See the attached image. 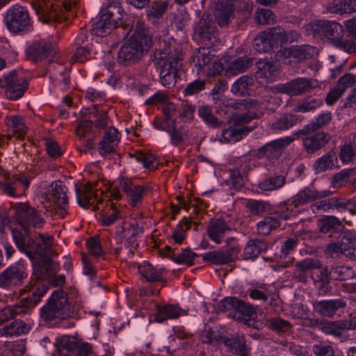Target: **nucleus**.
I'll return each instance as SVG.
<instances>
[{"label":"nucleus","instance_id":"ea45409f","mask_svg":"<svg viewBox=\"0 0 356 356\" xmlns=\"http://www.w3.org/2000/svg\"><path fill=\"white\" fill-rule=\"evenodd\" d=\"M286 178L284 175H275L259 182L257 187L262 191H273L282 188L286 184Z\"/></svg>","mask_w":356,"mask_h":356},{"label":"nucleus","instance_id":"c9c22d12","mask_svg":"<svg viewBox=\"0 0 356 356\" xmlns=\"http://www.w3.org/2000/svg\"><path fill=\"white\" fill-rule=\"evenodd\" d=\"M186 314L183 309L176 305H158L156 307V319L159 322H163L168 318H177Z\"/></svg>","mask_w":356,"mask_h":356},{"label":"nucleus","instance_id":"f257e3e1","mask_svg":"<svg viewBox=\"0 0 356 356\" xmlns=\"http://www.w3.org/2000/svg\"><path fill=\"white\" fill-rule=\"evenodd\" d=\"M152 38L148 35L145 24L137 21L133 35L120 47L118 54V62L123 65H129L139 60L151 48Z\"/></svg>","mask_w":356,"mask_h":356},{"label":"nucleus","instance_id":"6e6d98bb","mask_svg":"<svg viewBox=\"0 0 356 356\" xmlns=\"http://www.w3.org/2000/svg\"><path fill=\"white\" fill-rule=\"evenodd\" d=\"M253 79L252 77L245 75L238 79L232 86V92L238 96H244L248 94L249 87L252 86Z\"/></svg>","mask_w":356,"mask_h":356},{"label":"nucleus","instance_id":"cd10ccee","mask_svg":"<svg viewBox=\"0 0 356 356\" xmlns=\"http://www.w3.org/2000/svg\"><path fill=\"white\" fill-rule=\"evenodd\" d=\"M322 268L323 264L319 259L306 258L296 263L294 273L299 282H305L307 281V273L309 270Z\"/></svg>","mask_w":356,"mask_h":356},{"label":"nucleus","instance_id":"69168bd1","mask_svg":"<svg viewBox=\"0 0 356 356\" xmlns=\"http://www.w3.org/2000/svg\"><path fill=\"white\" fill-rule=\"evenodd\" d=\"M254 20L258 24H270L275 22L273 13L265 8H258L254 13Z\"/></svg>","mask_w":356,"mask_h":356},{"label":"nucleus","instance_id":"f03ea898","mask_svg":"<svg viewBox=\"0 0 356 356\" xmlns=\"http://www.w3.org/2000/svg\"><path fill=\"white\" fill-rule=\"evenodd\" d=\"M300 38L301 34L296 30H286L277 26L260 33L254 39L253 47L258 52L266 53L287 44L298 42Z\"/></svg>","mask_w":356,"mask_h":356},{"label":"nucleus","instance_id":"2eb2a0df","mask_svg":"<svg viewBox=\"0 0 356 356\" xmlns=\"http://www.w3.org/2000/svg\"><path fill=\"white\" fill-rule=\"evenodd\" d=\"M119 188L125 194L129 205L133 208L140 207L144 197L151 192L149 185L136 184L132 180L124 178L120 181Z\"/></svg>","mask_w":356,"mask_h":356},{"label":"nucleus","instance_id":"9d476101","mask_svg":"<svg viewBox=\"0 0 356 356\" xmlns=\"http://www.w3.org/2000/svg\"><path fill=\"white\" fill-rule=\"evenodd\" d=\"M10 211L13 212V218L24 228L26 235L29 234L28 227L41 228L45 223L41 212L28 203H16L12 206Z\"/></svg>","mask_w":356,"mask_h":356},{"label":"nucleus","instance_id":"4be33fe9","mask_svg":"<svg viewBox=\"0 0 356 356\" xmlns=\"http://www.w3.org/2000/svg\"><path fill=\"white\" fill-rule=\"evenodd\" d=\"M45 200L50 204L52 203L54 205L65 209L67 205L65 186L63 185L60 181L53 182L45 193Z\"/></svg>","mask_w":356,"mask_h":356},{"label":"nucleus","instance_id":"7ed1b4c3","mask_svg":"<svg viewBox=\"0 0 356 356\" xmlns=\"http://www.w3.org/2000/svg\"><path fill=\"white\" fill-rule=\"evenodd\" d=\"M76 4V0H35L32 8L39 20L47 24H54L67 20L69 14Z\"/></svg>","mask_w":356,"mask_h":356},{"label":"nucleus","instance_id":"13d9d810","mask_svg":"<svg viewBox=\"0 0 356 356\" xmlns=\"http://www.w3.org/2000/svg\"><path fill=\"white\" fill-rule=\"evenodd\" d=\"M320 330L326 334L333 335L334 337H340L342 334L343 327H342V321H324L320 325Z\"/></svg>","mask_w":356,"mask_h":356},{"label":"nucleus","instance_id":"6ab92c4d","mask_svg":"<svg viewBox=\"0 0 356 356\" xmlns=\"http://www.w3.org/2000/svg\"><path fill=\"white\" fill-rule=\"evenodd\" d=\"M58 51L56 44L44 40L33 42L26 49L27 58L33 61L42 60L49 56L56 54Z\"/></svg>","mask_w":356,"mask_h":356},{"label":"nucleus","instance_id":"3c124183","mask_svg":"<svg viewBox=\"0 0 356 356\" xmlns=\"http://www.w3.org/2000/svg\"><path fill=\"white\" fill-rule=\"evenodd\" d=\"M245 207L254 216L262 215L271 209L269 202L258 200H248L245 202Z\"/></svg>","mask_w":356,"mask_h":356},{"label":"nucleus","instance_id":"5701e85b","mask_svg":"<svg viewBox=\"0 0 356 356\" xmlns=\"http://www.w3.org/2000/svg\"><path fill=\"white\" fill-rule=\"evenodd\" d=\"M5 122L8 131L12 133V135L8 134L6 136L7 140H10L13 136L20 140L24 138L28 128L23 118L19 115L8 116ZM4 138L5 136L0 137V143L3 142Z\"/></svg>","mask_w":356,"mask_h":356},{"label":"nucleus","instance_id":"09e8293b","mask_svg":"<svg viewBox=\"0 0 356 356\" xmlns=\"http://www.w3.org/2000/svg\"><path fill=\"white\" fill-rule=\"evenodd\" d=\"M280 225L281 222L278 218L274 216H266L257 223V231L259 234L266 236Z\"/></svg>","mask_w":356,"mask_h":356},{"label":"nucleus","instance_id":"de8ad7c7","mask_svg":"<svg viewBox=\"0 0 356 356\" xmlns=\"http://www.w3.org/2000/svg\"><path fill=\"white\" fill-rule=\"evenodd\" d=\"M107 204L110 208L106 212L102 213L100 215L101 222L104 226L113 225L122 217L121 211L116 208L113 202L108 201Z\"/></svg>","mask_w":356,"mask_h":356},{"label":"nucleus","instance_id":"680f3d73","mask_svg":"<svg viewBox=\"0 0 356 356\" xmlns=\"http://www.w3.org/2000/svg\"><path fill=\"white\" fill-rule=\"evenodd\" d=\"M354 169H346L336 173L332 180V186L334 188H340L343 186L349 178L354 175Z\"/></svg>","mask_w":356,"mask_h":356},{"label":"nucleus","instance_id":"39448f33","mask_svg":"<svg viewBox=\"0 0 356 356\" xmlns=\"http://www.w3.org/2000/svg\"><path fill=\"white\" fill-rule=\"evenodd\" d=\"M157 55L159 56L161 83L163 86L171 88L177 81L178 70L181 65L182 54L180 51L175 49L172 50L169 47L162 49Z\"/></svg>","mask_w":356,"mask_h":356},{"label":"nucleus","instance_id":"c03bdc74","mask_svg":"<svg viewBox=\"0 0 356 356\" xmlns=\"http://www.w3.org/2000/svg\"><path fill=\"white\" fill-rule=\"evenodd\" d=\"M28 331L26 324L20 320H15L9 325L0 328V337L19 336Z\"/></svg>","mask_w":356,"mask_h":356},{"label":"nucleus","instance_id":"a18cd8bd","mask_svg":"<svg viewBox=\"0 0 356 356\" xmlns=\"http://www.w3.org/2000/svg\"><path fill=\"white\" fill-rule=\"evenodd\" d=\"M140 275L148 282L162 281L163 270L154 268L152 264L144 262L138 266Z\"/></svg>","mask_w":356,"mask_h":356},{"label":"nucleus","instance_id":"393cba45","mask_svg":"<svg viewBox=\"0 0 356 356\" xmlns=\"http://www.w3.org/2000/svg\"><path fill=\"white\" fill-rule=\"evenodd\" d=\"M232 230L227 222L220 218L212 219L207 228V234L209 238L217 244L221 243L222 238L227 232Z\"/></svg>","mask_w":356,"mask_h":356},{"label":"nucleus","instance_id":"e2e57ef3","mask_svg":"<svg viewBox=\"0 0 356 356\" xmlns=\"http://www.w3.org/2000/svg\"><path fill=\"white\" fill-rule=\"evenodd\" d=\"M213 55L208 48H200L195 54L193 61L200 69L204 67L212 60Z\"/></svg>","mask_w":356,"mask_h":356},{"label":"nucleus","instance_id":"052dcab7","mask_svg":"<svg viewBox=\"0 0 356 356\" xmlns=\"http://www.w3.org/2000/svg\"><path fill=\"white\" fill-rule=\"evenodd\" d=\"M143 232V228L137 222H134L131 223L129 228H126L122 225L117 231V233L120 235L122 238H134L137 239V236H140Z\"/></svg>","mask_w":356,"mask_h":356},{"label":"nucleus","instance_id":"8fccbe9b","mask_svg":"<svg viewBox=\"0 0 356 356\" xmlns=\"http://www.w3.org/2000/svg\"><path fill=\"white\" fill-rule=\"evenodd\" d=\"M169 3L167 1H153L147 10V16L149 20L156 22L166 12Z\"/></svg>","mask_w":356,"mask_h":356},{"label":"nucleus","instance_id":"bf43d9fd","mask_svg":"<svg viewBox=\"0 0 356 356\" xmlns=\"http://www.w3.org/2000/svg\"><path fill=\"white\" fill-rule=\"evenodd\" d=\"M330 276L337 280H345L350 279L353 275V271L351 268L345 266L332 267L328 271Z\"/></svg>","mask_w":356,"mask_h":356},{"label":"nucleus","instance_id":"2f4dec72","mask_svg":"<svg viewBox=\"0 0 356 356\" xmlns=\"http://www.w3.org/2000/svg\"><path fill=\"white\" fill-rule=\"evenodd\" d=\"M215 26L210 15L204 13L197 23L195 31L202 41H209L213 35Z\"/></svg>","mask_w":356,"mask_h":356},{"label":"nucleus","instance_id":"bb28decb","mask_svg":"<svg viewBox=\"0 0 356 356\" xmlns=\"http://www.w3.org/2000/svg\"><path fill=\"white\" fill-rule=\"evenodd\" d=\"M222 341L228 350L236 356H248L250 348L247 346L243 336L224 337Z\"/></svg>","mask_w":356,"mask_h":356},{"label":"nucleus","instance_id":"9b49d317","mask_svg":"<svg viewBox=\"0 0 356 356\" xmlns=\"http://www.w3.org/2000/svg\"><path fill=\"white\" fill-rule=\"evenodd\" d=\"M307 31L315 36L324 37L334 42H340L343 36V27L335 21L314 20L307 25Z\"/></svg>","mask_w":356,"mask_h":356},{"label":"nucleus","instance_id":"0eeeda50","mask_svg":"<svg viewBox=\"0 0 356 356\" xmlns=\"http://www.w3.org/2000/svg\"><path fill=\"white\" fill-rule=\"evenodd\" d=\"M47 291V285L44 282L38 280H35L33 282H30L24 288L20 289L19 291L20 296L28 291L31 292V294L11 306L15 316L30 313L41 301Z\"/></svg>","mask_w":356,"mask_h":356},{"label":"nucleus","instance_id":"a878e982","mask_svg":"<svg viewBox=\"0 0 356 356\" xmlns=\"http://www.w3.org/2000/svg\"><path fill=\"white\" fill-rule=\"evenodd\" d=\"M120 141V133L113 127L107 129L103 138L99 145V152L101 155H106L116 150Z\"/></svg>","mask_w":356,"mask_h":356},{"label":"nucleus","instance_id":"774afa93","mask_svg":"<svg viewBox=\"0 0 356 356\" xmlns=\"http://www.w3.org/2000/svg\"><path fill=\"white\" fill-rule=\"evenodd\" d=\"M136 159L141 162L145 168L151 170H154L156 166V158L152 154L145 151L137 152L135 154Z\"/></svg>","mask_w":356,"mask_h":356},{"label":"nucleus","instance_id":"79ce46f5","mask_svg":"<svg viewBox=\"0 0 356 356\" xmlns=\"http://www.w3.org/2000/svg\"><path fill=\"white\" fill-rule=\"evenodd\" d=\"M234 13V8L231 4L217 5L214 16L217 24L221 26H227L230 22V18Z\"/></svg>","mask_w":356,"mask_h":356},{"label":"nucleus","instance_id":"423d86ee","mask_svg":"<svg viewBox=\"0 0 356 356\" xmlns=\"http://www.w3.org/2000/svg\"><path fill=\"white\" fill-rule=\"evenodd\" d=\"M70 307L67 293L56 290L46 304L40 308V316L46 322H60L70 316Z\"/></svg>","mask_w":356,"mask_h":356},{"label":"nucleus","instance_id":"4d7b16f0","mask_svg":"<svg viewBox=\"0 0 356 356\" xmlns=\"http://www.w3.org/2000/svg\"><path fill=\"white\" fill-rule=\"evenodd\" d=\"M249 131L247 127L227 128L222 131V136L228 143H234L241 140Z\"/></svg>","mask_w":356,"mask_h":356},{"label":"nucleus","instance_id":"72a5a7b5","mask_svg":"<svg viewBox=\"0 0 356 356\" xmlns=\"http://www.w3.org/2000/svg\"><path fill=\"white\" fill-rule=\"evenodd\" d=\"M290 96H298L309 92L318 86L317 81L308 78H298L289 81Z\"/></svg>","mask_w":356,"mask_h":356},{"label":"nucleus","instance_id":"49530a36","mask_svg":"<svg viewBox=\"0 0 356 356\" xmlns=\"http://www.w3.org/2000/svg\"><path fill=\"white\" fill-rule=\"evenodd\" d=\"M202 257L204 261L211 262L215 265H222L232 261L229 253L225 252L224 250L210 251L204 253Z\"/></svg>","mask_w":356,"mask_h":356},{"label":"nucleus","instance_id":"338daca9","mask_svg":"<svg viewBox=\"0 0 356 356\" xmlns=\"http://www.w3.org/2000/svg\"><path fill=\"white\" fill-rule=\"evenodd\" d=\"M356 156V147L352 144H345L340 147L339 159L343 163H349Z\"/></svg>","mask_w":356,"mask_h":356},{"label":"nucleus","instance_id":"603ef678","mask_svg":"<svg viewBox=\"0 0 356 356\" xmlns=\"http://www.w3.org/2000/svg\"><path fill=\"white\" fill-rule=\"evenodd\" d=\"M76 346L77 341L72 337L63 336L57 342L58 350L61 356L68 355Z\"/></svg>","mask_w":356,"mask_h":356},{"label":"nucleus","instance_id":"a19ab883","mask_svg":"<svg viewBox=\"0 0 356 356\" xmlns=\"http://www.w3.org/2000/svg\"><path fill=\"white\" fill-rule=\"evenodd\" d=\"M317 225L320 232L324 234L337 232L343 227L340 220L334 216H327L319 219Z\"/></svg>","mask_w":356,"mask_h":356},{"label":"nucleus","instance_id":"20e7f679","mask_svg":"<svg viewBox=\"0 0 356 356\" xmlns=\"http://www.w3.org/2000/svg\"><path fill=\"white\" fill-rule=\"evenodd\" d=\"M13 237L18 250L25 253L30 259L38 255L46 257L54 254L53 238L47 234H39L35 239L26 237L21 231L13 229Z\"/></svg>","mask_w":356,"mask_h":356},{"label":"nucleus","instance_id":"dca6fc26","mask_svg":"<svg viewBox=\"0 0 356 356\" xmlns=\"http://www.w3.org/2000/svg\"><path fill=\"white\" fill-rule=\"evenodd\" d=\"M28 277L26 268L19 264L9 266L0 273V288L10 289L21 286Z\"/></svg>","mask_w":356,"mask_h":356},{"label":"nucleus","instance_id":"6e6552de","mask_svg":"<svg viewBox=\"0 0 356 356\" xmlns=\"http://www.w3.org/2000/svg\"><path fill=\"white\" fill-rule=\"evenodd\" d=\"M122 13L123 10L119 2L110 3L101 10L99 19L93 24L92 34L100 37L109 34L122 19Z\"/></svg>","mask_w":356,"mask_h":356},{"label":"nucleus","instance_id":"a211bd4d","mask_svg":"<svg viewBox=\"0 0 356 356\" xmlns=\"http://www.w3.org/2000/svg\"><path fill=\"white\" fill-rule=\"evenodd\" d=\"M293 140V138L286 136L273 140L261 147L258 149L256 156L258 159L265 157L268 160L277 159L281 155L283 148L291 144Z\"/></svg>","mask_w":356,"mask_h":356},{"label":"nucleus","instance_id":"f3484780","mask_svg":"<svg viewBox=\"0 0 356 356\" xmlns=\"http://www.w3.org/2000/svg\"><path fill=\"white\" fill-rule=\"evenodd\" d=\"M218 309L221 312L234 311V318L241 320V315L251 316L254 313V309L249 304L236 297H226L218 303Z\"/></svg>","mask_w":356,"mask_h":356},{"label":"nucleus","instance_id":"c85d7f7f","mask_svg":"<svg viewBox=\"0 0 356 356\" xmlns=\"http://www.w3.org/2000/svg\"><path fill=\"white\" fill-rule=\"evenodd\" d=\"M332 115L330 111H325L318 115L316 118L308 124L305 125L301 129L296 132V135H309L325 126L332 120Z\"/></svg>","mask_w":356,"mask_h":356},{"label":"nucleus","instance_id":"f8f14e48","mask_svg":"<svg viewBox=\"0 0 356 356\" xmlns=\"http://www.w3.org/2000/svg\"><path fill=\"white\" fill-rule=\"evenodd\" d=\"M3 180H0L1 192L9 197H20L26 195L29 188L31 177L20 173L7 177V172H3Z\"/></svg>","mask_w":356,"mask_h":356},{"label":"nucleus","instance_id":"7c9ffc66","mask_svg":"<svg viewBox=\"0 0 356 356\" xmlns=\"http://www.w3.org/2000/svg\"><path fill=\"white\" fill-rule=\"evenodd\" d=\"M317 49L309 44L294 45L284 50V54L298 61L310 59L317 54Z\"/></svg>","mask_w":356,"mask_h":356},{"label":"nucleus","instance_id":"473e14b6","mask_svg":"<svg viewBox=\"0 0 356 356\" xmlns=\"http://www.w3.org/2000/svg\"><path fill=\"white\" fill-rule=\"evenodd\" d=\"M256 77L266 82L273 81L278 74L277 66L266 60H259L257 64Z\"/></svg>","mask_w":356,"mask_h":356},{"label":"nucleus","instance_id":"4c0bfd02","mask_svg":"<svg viewBox=\"0 0 356 356\" xmlns=\"http://www.w3.org/2000/svg\"><path fill=\"white\" fill-rule=\"evenodd\" d=\"M298 120V118L296 115L284 113L275 118L271 123L270 128L273 131H286L295 126Z\"/></svg>","mask_w":356,"mask_h":356},{"label":"nucleus","instance_id":"37998d69","mask_svg":"<svg viewBox=\"0 0 356 356\" xmlns=\"http://www.w3.org/2000/svg\"><path fill=\"white\" fill-rule=\"evenodd\" d=\"M339 243L342 254L352 260H356V238L350 234H345L341 236Z\"/></svg>","mask_w":356,"mask_h":356},{"label":"nucleus","instance_id":"e433bc0d","mask_svg":"<svg viewBox=\"0 0 356 356\" xmlns=\"http://www.w3.org/2000/svg\"><path fill=\"white\" fill-rule=\"evenodd\" d=\"M253 64L252 58L248 56L238 57L229 65L226 73L228 76H234L243 73Z\"/></svg>","mask_w":356,"mask_h":356},{"label":"nucleus","instance_id":"58836bf2","mask_svg":"<svg viewBox=\"0 0 356 356\" xmlns=\"http://www.w3.org/2000/svg\"><path fill=\"white\" fill-rule=\"evenodd\" d=\"M337 156L334 152L329 151L320 158L314 164V169L316 173L323 172L335 167Z\"/></svg>","mask_w":356,"mask_h":356},{"label":"nucleus","instance_id":"412c9836","mask_svg":"<svg viewBox=\"0 0 356 356\" xmlns=\"http://www.w3.org/2000/svg\"><path fill=\"white\" fill-rule=\"evenodd\" d=\"M312 306L314 312L319 316L332 318L339 309L346 307V302L343 298L315 300Z\"/></svg>","mask_w":356,"mask_h":356},{"label":"nucleus","instance_id":"864d4df0","mask_svg":"<svg viewBox=\"0 0 356 356\" xmlns=\"http://www.w3.org/2000/svg\"><path fill=\"white\" fill-rule=\"evenodd\" d=\"M323 104V102L321 99H307L297 104L293 110L296 113H307L315 111Z\"/></svg>","mask_w":356,"mask_h":356},{"label":"nucleus","instance_id":"f704fd0d","mask_svg":"<svg viewBox=\"0 0 356 356\" xmlns=\"http://www.w3.org/2000/svg\"><path fill=\"white\" fill-rule=\"evenodd\" d=\"M328 13H352L356 11V0H331L325 6Z\"/></svg>","mask_w":356,"mask_h":356},{"label":"nucleus","instance_id":"4468645a","mask_svg":"<svg viewBox=\"0 0 356 356\" xmlns=\"http://www.w3.org/2000/svg\"><path fill=\"white\" fill-rule=\"evenodd\" d=\"M77 202L81 207L88 209L92 207V210L99 209V205L103 203L104 193L96 188V185L87 183L76 189Z\"/></svg>","mask_w":356,"mask_h":356},{"label":"nucleus","instance_id":"0e129e2a","mask_svg":"<svg viewBox=\"0 0 356 356\" xmlns=\"http://www.w3.org/2000/svg\"><path fill=\"white\" fill-rule=\"evenodd\" d=\"M198 115L209 126L216 128L220 125L218 119L212 113L211 108L207 106H200Z\"/></svg>","mask_w":356,"mask_h":356},{"label":"nucleus","instance_id":"c756f323","mask_svg":"<svg viewBox=\"0 0 356 356\" xmlns=\"http://www.w3.org/2000/svg\"><path fill=\"white\" fill-rule=\"evenodd\" d=\"M269 243L265 240L258 238L250 239L243 250V257L244 259L254 260L263 252L268 250Z\"/></svg>","mask_w":356,"mask_h":356},{"label":"nucleus","instance_id":"ddd939ff","mask_svg":"<svg viewBox=\"0 0 356 356\" xmlns=\"http://www.w3.org/2000/svg\"><path fill=\"white\" fill-rule=\"evenodd\" d=\"M28 87L26 79L18 74L16 70L0 77V88L5 89V93L8 98L17 99L22 97Z\"/></svg>","mask_w":356,"mask_h":356},{"label":"nucleus","instance_id":"5fc2aeb1","mask_svg":"<svg viewBox=\"0 0 356 356\" xmlns=\"http://www.w3.org/2000/svg\"><path fill=\"white\" fill-rule=\"evenodd\" d=\"M315 286L320 296H325L331 292L332 286L328 277L327 268H323L321 270V277L315 280Z\"/></svg>","mask_w":356,"mask_h":356},{"label":"nucleus","instance_id":"1a4fd4ad","mask_svg":"<svg viewBox=\"0 0 356 356\" xmlns=\"http://www.w3.org/2000/svg\"><path fill=\"white\" fill-rule=\"evenodd\" d=\"M8 30L13 33H26L32 29V22L28 10L19 4L10 7L3 17Z\"/></svg>","mask_w":356,"mask_h":356},{"label":"nucleus","instance_id":"aec40b11","mask_svg":"<svg viewBox=\"0 0 356 356\" xmlns=\"http://www.w3.org/2000/svg\"><path fill=\"white\" fill-rule=\"evenodd\" d=\"M332 193V192L328 190L318 191L309 187H305L289 199V202H290L291 206L298 208L316 200L326 197Z\"/></svg>","mask_w":356,"mask_h":356},{"label":"nucleus","instance_id":"b1692460","mask_svg":"<svg viewBox=\"0 0 356 356\" xmlns=\"http://www.w3.org/2000/svg\"><path fill=\"white\" fill-rule=\"evenodd\" d=\"M331 140L329 134L319 131L302 139V145L308 154H314L324 147Z\"/></svg>","mask_w":356,"mask_h":356}]
</instances>
